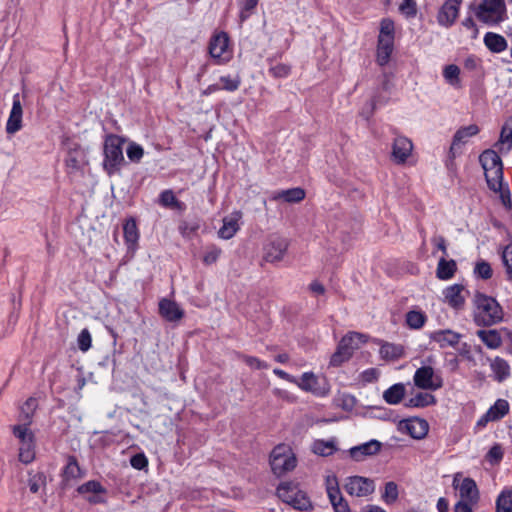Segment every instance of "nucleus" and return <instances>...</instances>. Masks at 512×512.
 <instances>
[{
	"label": "nucleus",
	"mask_w": 512,
	"mask_h": 512,
	"mask_svg": "<svg viewBox=\"0 0 512 512\" xmlns=\"http://www.w3.org/2000/svg\"><path fill=\"white\" fill-rule=\"evenodd\" d=\"M487 186L494 192H500L503 185V167H498L497 170L485 173Z\"/></svg>",
	"instance_id": "40"
},
{
	"label": "nucleus",
	"mask_w": 512,
	"mask_h": 512,
	"mask_svg": "<svg viewBox=\"0 0 512 512\" xmlns=\"http://www.w3.org/2000/svg\"><path fill=\"white\" fill-rule=\"evenodd\" d=\"M306 196L305 190L301 187L290 188L286 190H280L274 193L272 199L279 200L283 199L288 203H299Z\"/></svg>",
	"instance_id": "32"
},
{
	"label": "nucleus",
	"mask_w": 512,
	"mask_h": 512,
	"mask_svg": "<svg viewBox=\"0 0 512 512\" xmlns=\"http://www.w3.org/2000/svg\"><path fill=\"white\" fill-rule=\"evenodd\" d=\"M382 443L376 439H371L360 445L349 449V456L356 462L365 460L366 457L378 454L381 451Z\"/></svg>",
	"instance_id": "14"
},
{
	"label": "nucleus",
	"mask_w": 512,
	"mask_h": 512,
	"mask_svg": "<svg viewBox=\"0 0 512 512\" xmlns=\"http://www.w3.org/2000/svg\"><path fill=\"white\" fill-rule=\"evenodd\" d=\"M473 322L478 327H491L503 321L504 310L496 298L476 291L472 298Z\"/></svg>",
	"instance_id": "1"
},
{
	"label": "nucleus",
	"mask_w": 512,
	"mask_h": 512,
	"mask_svg": "<svg viewBox=\"0 0 512 512\" xmlns=\"http://www.w3.org/2000/svg\"><path fill=\"white\" fill-rule=\"evenodd\" d=\"M413 144L410 139L405 136H398L394 139L392 145V159L396 164H403L411 155Z\"/></svg>",
	"instance_id": "15"
},
{
	"label": "nucleus",
	"mask_w": 512,
	"mask_h": 512,
	"mask_svg": "<svg viewBox=\"0 0 512 512\" xmlns=\"http://www.w3.org/2000/svg\"><path fill=\"white\" fill-rule=\"evenodd\" d=\"M509 410L510 405L507 400L497 399L486 412L490 415L492 421H499L509 413Z\"/></svg>",
	"instance_id": "37"
},
{
	"label": "nucleus",
	"mask_w": 512,
	"mask_h": 512,
	"mask_svg": "<svg viewBox=\"0 0 512 512\" xmlns=\"http://www.w3.org/2000/svg\"><path fill=\"white\" fill-rule=\"evenodd\" d=\"M296 457L292 449L286 444L275 446L270 453V466L272 472L281 477L296 467Z\"/></svg>",
	"instance_id": "5"
},
{
	"label": "nucleus",
	"mask_w": 512,
	"mask_h": 512,
	"mask_svg": "<svg viewBox=\"0 0 512 512\" xmlns=\"http://www.w3.org/2000/svg\"><path fill=\"white\" fill-rule=\"evenodd\" d=\"M35 442L21 444L19 448V461L23 464H30L35 459Z\"/></svg>",
	"instance_id": "51"
},
{
	"label": "nucleus",
	"mask_w": 512,
	"mask_h": 512,
	"mask_svg": "<svg viewBox=\"0 0 512 512\" xmlns=\"http://www.w3.org/2000/svg\"><path fill=\"white\" fill-rule=\"evenodd\" d=\"M125 138L116 134H107L103 144L102 167L108 176L119 174L123 165L126 164L123 155V144Z\"/></svg>",
	"instance_id": "2"
},
{
	"label": "nucleus",
	"mask_w": 512,
	"mask_h": 512,
	"mask_svg": "<svg viewBox=\"0 0 512 512\" xmlns=\"http://www.w3.org/2000/svg\"><path fill=\"white\" fill-rule=\"evenodd\" d=\"M404 429L405 431L416 440L423 439L428 431L429 424L425 419L419 417H412L407 420H404Z\"/></svg>",
	"instance_id": "20"
},
{
	"label": "nucleus",
	"mask_w": 512,
	"mask_h": 512,
	"mask_svg": "<svg viewBox=\"0 0 512 512\" xmlns=\"http://www.w3.org/2000/svg\"><path fill=\"white\" fill-rule=\"evenodd\" d=\"M337 451L334 441L316 440L313 444V452L319 456H330Z\"/></svg>",
	"instance_id": "46"
},
{
	"label": "nucleus",
	"mask_w": 512,
	"mask_h": 512,
	"mask_svg": "<svg viewBox=\"0 0 512 512\" xmlns=\"http://www.w3.org/2000/svg\"><path fill=\"white\" fill-rule=\"evenodd\" d=\"M484 44L492 53H501L508 47L507 40L500 34L487 32L484 35Z\"/></svg>",
	"instance_id": "31"
},
{
	"label": "nucleus",
	"mask_w": 512,
	"mask_h": 512,
	"mask_svg": "<svg viewBox=\"0 0 512 512\" xmlns=\"http://www.w3.org/2000/svg\"><path fill=\"white\" fill-rule=\"evenodd\" d=\"M462 337V334L451 329L436 330L431 332L429 335L430 340L438 343L441 349L447 347H456Z\"/></svg>",
	"instance_id": "18"
},
{
	"label": "nucleus",
	"mask_w": 512,
	"mask_h": 512,
	"mask_svg": "<svg viewBox=\"0 0 512 512\" xmlns=\"http://www.w3.org/2000/svg\"><path fill=\"white\" fill-rule=\"evenodd\" d=\"M458 490L461 500L469 502L472 505L478 503L480 499V492L475 480L472 479L471 477L464 478Z\"/></svg>",
	"instance_id": "23"
},
{
	"label": "nucleus",
	"mask_w": 512,
	"mask_h": 512,
	"mask_svg": "<svg viewBox=\"0 0 512 512\" xmlns=\"http://www.w3.org/2000/svg\"><path fill=\"white\" fill-rule=\"evenodd\" d=\"M474 11L477 19L489 26L499 25L508 19L505 0H482Z\"/></svg>",
	"instance_id": "4"
},
{
	"label": "nucleus",
	"mask_w": 512,
	"mask_h": 512,
	"mask_svg": "<svg viewBox=\"0 0 512 512\" xmlns=\"http://www.w3.org/2000/svg\"><path fill=\"white\" fill-rule=\"evenodd\" d=\"M398 486L395 482L389 481L385 484V490L382 495L383 500L387 504L394 503L398 499Z\"/></svg>",
	"instance_id": "61"
},
{
	"label": "nucleus",
	"mask_w": 512,
	"mask_h": 512,
	"mask_svg": "<svg viewBox=\"0 0 512 512\" xmlns=\"http://www.w3.org/2000/svg\"><path fill=\"white\" fill-rule=\"evenodd\" d=\"M37 407V399L34 397H29L20 408L19 421L25 425H31Z\"/></svg>",
	"instance_id": "36"
},
{
	"label": "nucleus",
	"mask_w": 512,
	"mask_h": 512,
	"mask_svg": "<svg viewBox=\"0 0 512 512\" xmlns=\"http://www.w3.org/2000/svg\"><path fill=\"white\" fill-rule=\"evenodd\" d=\"M414 397L415 402L417 403V408H425L437 403L436 397L427 392H418Z\"/></svg>",
	"instance_id": "62"
},
{
	"label": "nucleus",
	"mask_w": 512,
	"mask_h": 512,
	"mask_svg": "<svg viewBox=\"0 0 512 512\" xmlns=\"http://www.w3.org/2000/svg\"><path fill=\"white\" fill-rule=\"evenodd\" d=\"M158 310L160 316L168 322H177L185 315L184 310L174 300L167 298L159 301Z\"/></svg>",
	"instance_id": "17"
},
{
	"label": "nucleus",
	"mask_w": 512,
	"mask_h": 512,
	"mask_svg": "<svg viewBox=\"0 0 512 512\" xmlns=\"http://www.w3.org/2000/svg\"><path fill=\"white\" fill-rule=\"evenodd\" d=\"M507 145L505 153L512 149V116H510L503 124L500 132V137L495 146Z\"/></svg>",
	"instance_id": "41"
},
{
	"label": "nucleus",
	"mask_w": 512,
	"mask_h": 512,
	"mask_svg": "<svg viewBox=\"0 0 512 512\" xmlns=\"http://www.w3.org/2000/svg\"><path fill=\"white\" fill-rule=\"evenodd\" d=\"M219 81L222 85H220L221 90H225L228 92H235L239 89L241 85V78L239 75L231 76V75H223L220 76Z\"/></svg>",
	"instance_id": "48"
},
{
	"label": "nucleus",
	"mask_w": 512,
	"mask_h": 512,
	"mask_svg": "<svg viewBox=\"0 0 512 512\" xmlns=\"http://www.w3.org/2000/svg\"><path fill=\"white\" fill-rule=\"evenodd\" d=\"M76 492L92 505L106 503L107 489L98 480H89L79 485Z\"/></svg>",
	"instance_id": "9"
},
{
	"label": "nucleus",
	"mask_w": 512,
	"mask_h": 512,
	"mask_svg": "<svg viewBox=\"0 0 512 512\" xmlns=\"http://www.w3.org/2000/svg\"><path fill=\"white\" fill-rule=\"evenodd\" d=\"M356 403L355 396L349 393H343L336 399L337 407L347 412H351L355 408Z\"/></svg>",
	"instance_id": "55"
},
{
	"label": "nucleus",
	"mask_w": 512,
	"mask_h": 512,
	"mask_svg": "<svg viewBox=\"0 0 512 512\" xmlns=\"http://www.w3.org/2000/svg\"><path fill=\"white\" fill-rule=\"evenodd\" d=\"M414 385L422 390L436 391L443 387V378L432 366H421L413 376Z\"/></svg>",
	"instance_id": "7"
},
{
	"label": "nucleus",
	"mask_w": 512,
	"mask_h": 512,
	"mask_svg": "<svg viewBox=\"0 0 512 512\" xmlns=\"http://www.w3.org/2000/svg\"><path fill=\"white\" fill-rule=\"evenodd\" d=\"M292 67L289 64L278 63L271 65L268 69V74L275 79H285L290 76Z\"/></svg>",
	"instance_id": "49"
},
{
	"label": "nucleus",
	"mask_w": 512,
	"mask_h": 512,
	"mask_svg": "<svg viewBox=\"0 0 512 512\" xmlns=\"http://www.w3.org/2000/svg\"><path fill=\"white\" fill-rule=\"evenodd\" d=\"M379 353L382 359L394 361L400 359L404 355V348L399 344L382 341Z\"/></svg>",
	"instance_id": "34"
},
{
	"label": "nucleus",
	"mask_w": 512,
	"mask_h": 512,
	"mask_svg": "<svg viewBox=\"0 0 512 512\" xmlns=\"http://www.w3.org/2000/svg\"><path fill=\"white\" fill-rule=\"evenodd\" d=\"M496 510L512 512V489L505 487L496 499Z\"/></svg>",
	"instance_id": "44"
},
{
	"label": "nucleus",
	"mask_w": 512,
	"mask_h": 512,
	"mask_svg": "<svg viewBox=\"0 0 512 512\" xmlns=\"http://www.w3.org/2000/svg\"><path fill=\"white\" fill-rule=\"evenodd\" d=\"M242 213L241 211H235L231 214L230 217L223 218V224L218 230V236L221 239L229 240L238 232L240 226L238 221L241 219Z\"/></svg>",
	"instance_id": "22"
},
{
	"label": "nucleus",
	"mask_w": 512,
	"mask_h": 512,
	"mask_svg": "<svg viewBox=\"0 0 512 512\" xmlns=\"http://www.w3.org/2000/svg\"><path fill=\"white\" fill-rule=\"evenodd\" d=\"M395 37V26L393 20L390 18H384L380 23V33L378 38L394 39Z\"/></svg>",
	"instance_id": "59"
},
{
	"label": "nucleus",
	"mask_w": 512,
	"mask_h": 512,
	"mask_svg": "<svg viewBox=\"0 0 512 512\" xmlns=\"http://www.w3.org/2000/svg\"><path fill=\"white\" fill-rule=\"evenodd\" d=\"M28 487L31 493L35 494L39 491L41 486L46 485V475L44 472H38L34 475L29 473Z\"/></svg>",
	"instance_id": "58"
},
{
	"label": "nucleus",
	"mask_w": 512,
	"mask_h": 512,
	"mask_svg": "<svg viewBox=\"0 0 512 512\" xmlns=\"http://www.w3.org/2000/svg\"><path fill=\"white\" fill-rule=\"evenodd\" d=\"M503 456L504 451L502 445L500 443H494L487 452L485 458L490 464L497 465L502 461Z\"/></svg>",
	"instance_id": "56"
},
{
	"label": "nucleus",
	"mask_w": 512,
	"mask_h": 512,
	"mask_svg": "<svg viewBox=\"0 0 512 512\" xmlns=\"http://www.w3.org/2000/svg\"><path fill=\"white\" fill-rule=\"evenodd\" d=\"M160 206L169 209H175L178 211H185L186 204L176 198L174 192L171 189L163 190L158 198Z\"/></svg>",
	"instance_id": "29"
},
{
	"label": "nucleus",
	"mask_w": 512,
	"mask_h": 512,
	"mask_svg": "<svg viewBox=\"0 0 512 512\" xmlns=\"http://www.w3.org/2000/svg\"><path fill=\"white\" fill-rule=\"evenodd\" d=\"M259 0H237L239 6V21L244 23L254 13Z\"/></svg>",
	"instance_id": "42"
},
{
	"label": "nucleus",
	"mask_w": 512,
	"mask_h": 512,
	"mask_svg": "<svg viewBox=\"0 0 512 512\" xmlns=\"http://www.w3.org/2000/svg\"><path fill=\"white\" fill-rule=\"evenodd\" d=\"M23 109L19 94L13 96L12 108L6 123L7 134H15L22 128Z\"/></svg>",
	"instance_id": "16"
},
{
	"label": "nucleus",
	"mask_w": 512,
	"mask_h": 512,
	"mask_svg": "<svg viewBox=\"0 0 512 512\" xmlns=\"http://www.w3.org/2000/svg\"><path fill=\"white\" fill-rule=\"evenodd\" d=\"M346 492L351 496L364 497L372 494L375 490L374 481L362 477V476H351L347 479L344 486Z\"/></svg>",
	"instance_id": "11"
},
{
	"label": "nucleus",
	"mask_w": 512,
	"mask_h": 512,
	"mask_svg": "<svg viewBox=\"0 0 512 512\" xmlns=\"http://www.w3.org/2000/svg\"><path fill=\"white\" fill-rule=\"evenodd\" d=\"M29 426L30 425L21 423L19 425L13 426L12 428L13 435L20 440L21 444L35 442V436L29 429Z\"/></svg>",
	"instance_id": "45"
},
{
	"label": "nucleus",
	"mask_w": 512,
	"mask_h": 512,
	"mask_svg": "<svg viewBox=\"0 0 512 512\" xmlns=\"http://www.w3.org/2000/svg\"><path fill=\"white\" fill-rule=\"evenodd\" d=\"M399 11L407 18H413L417 14L416 0H403L399 6Z\"/></svg>",
	"instance_id": "63"
},
{
	"label": "nucleus",
	"mask_w": 512,
	"mask_h": 512,
	"mask_svg": "<svg viewBox=\"0 0 512 512\" xmlns=\"http://www.w3.org/2000/svg\"><path fill=\"white\" fill-rule=\"evenodd\" d=\"M463 0H446L438 10L437 23L444 28L452 27L460 12Z\"/></svg>",
	"instance_id": "10"
},
{
	"label": "nucleus",
	"mask_w": 512,
	"mask_h": 512,
	"mask_svg": "<svg viewBox=\"0 0 512 512\" xmlns=\"http://www.w3.org/2000/svg\"><path fill=\"white\" fill-rule=\"evenodd\" d=\"M490 368L494 374V379L498 382H503L510 377L511 371L509 363L499 356L491 360Z\"/></svg>",
	"instance_id": "28"
},
{
	"label": "nucleus",
	"mask_w": 512,
	"mask_h": 512,
	"mask_svg": "<svg viewBox=\"0 0 512 512\" xmlns=\"http://www.w3.org/2000/svg\"><path fill=\"white\" fill-rule=\"evenodd\" d=\"M126 154L131 162L139 163L144 156V149L140 144L130 142L126 149Z\"/></svg>",
	"instance_id": "57"
},
{
	"label": "nucleus",
	"mask_w": 512,
	"mask_h": 512,
	"mask_svg": "<svg viewBox=\"0 0 512 512\" xmlns=\"http://www.w3.org/2000/svg\"><path fill=\"white\" fill-rule=\"evenodd\" d=\"M426 320V314L420 310H410L407 312L405 319L407 326L415 330L422 328Z\"/></svg>",
	"instance_id": "43"
},
{
	"label": "nucleus",
	"mask_w": 512,
	"mask_h": 512,
	"mask_svg": "<svg viewBox=\"0 0 512 512\" xmlns=\"http://www.w3.org/2000/svg\"><path fill=\"white\" fill-rule=\"evenodd\" d=\"M501 258L506 269L507 279L512 282V241L503 248Z\"/></svg>",
	"instance_id": "54"
},
{
	"label": "nucleus",
	"mask_w": 512,
	"mask_h": 512,
	"mask_svg": "<svg viewBox=\"0 0 512 512\" xmlns=\"http://www.w3.org/2000/svg\"><path fill=\"white\" fill-rule=\"evenodd\" d=\"M479 339L489 348L497 349L502 344V337L499 331L495 329H480L476 332Z\"/></svg>",
	"instance_id": "33"
},
{
	"label": "nucleus",
	"mask_w": 512,
	"mask_h": 512,
	"mask_svg": "<svg viewBox=\"0 0 512 512\" xmlns=\"http://www.w3.org/2000/svg\"><path fill=\"white\" fill-rule=\"evenodd\" d=\"M326 492H327L329 501H330L332 507L334 508V505H338L339 497L342 496L340 488H339V484H338V479L335 475L328 476L326 478Z\"/></svg>",
	"instance_id": "38"
},
{
	"label": "nucleus",
	"mask_w": 512,
	"mask_h": 512,
	"mask_svg": "<svg viewBox=\"0 0 512 512\" xmlns=\"http://www.w3.org/2000/svg\"><path fill=\"white\" fill-rule=\"evenodd\" d=\"M87 163L86 153L81 145L75 143L73 147L69 148L65 158V165L72 171H79Z\"/></svg>",
	"instance_id": "21"
},
{
	"label": "nucleus",
	"mask_w": 512,
	"mask_h": 512,
	"mask_svg": "<svg viewBox=\"0 0 512 512\" xmlns=\"http://www.w3.org/2000/svg\"><path fill=\"white\" fill-rule=\"evenodd\" d=\"M298 386L303 391L311 392L318 397H324L330 391L327 383L320 385L318 377L313 372L303 373Z\"/></svg>",
	"instance_id": "13"
},
{
	"label": "nucleus",
	"mask_w": 512,
	"mask_h": 512,
	"mask_svg": "<svg viewBox=\"0 0 512 512\" xmlns=\"http://www.w3.org/2000/svg\"><path fill=\"white\" fill-rule=\"evenodd\" d=\"M78 349L82 352H87L92 346V336L87 328L80 331L77 337Z\"/></svg>",
	"instance_id": "60"
},
{
	"label": "nucleus",
	"mask_w": 512,
	"mask_h": 512,
	"mask_svg": "<svg viewBox=\"0 0 512 512\" xmlns=\"http://www.w3.org/2000/svg\"><path fill=\"white\" fill-rule=\"evenodd\" d=\"M405 386L403 383H395L383 393V399L390 405L399 404L405 396Z\"/></svg>",
	"instance_id": "35"
},
{
	"label": "nucleus",
	"mask_w": 512,
	"mask_h": 512,
	"mask_svg": "<svg viewBox=\"0 0 512 512\" xmlns=\"http://www.w3.org/2000/svg\"><path fill=\"white\" fill-rule=\"evenodd\" d=\"M242 359L246 365H248L249 367H251L253 369L263 370V369H267L269 367V365L265 361L255 357V356L243 355Z\"/></svg>",
	"instance_id": "64"
},
{
	"label": "nucleus",
	"mask_w": 512,
	"mask_h": 512,
	"mask_svg": "<svg viewBox=\"0 0 512 512\" xmlns=\"http://www.w3.org/2000/svg\"><path fill=\"white\" fill-rule=\"evenodd\" d=\"M394 50V39L378 38L376 49V62L379 66H386Z\"/></svg>",
	"instance_id": "25"
},
{
	"label": "nucleus",
	"mask_w": 512,
	"mask_h": 512,
	"mask_svg": "<svg viewBox=\"0 0 512 512\" xmlns=\"http://www.w3.org/2000/svg\"><path fill=\"white\" fill-rule=\"evenodd\" d=\"M123 235L128 250H135L139 240V230L135 218L130 217L123 224Z\"/></svg>",
	"instance_id": "26"
},
{
	"label": "nucleus",
	"mask_w": 512,
	"mask_h": 512,
	"mask_svg": "<svg viewBox=\"0 0 512 512\" xmlns=\"http://www.w3.org/2000/svg\"><path fill=\"white\" fill-rule=\"evenodd\" d=\"M460 68L455 64L446 65L443 69V77L448 84L458 87L460 84Z\"/></svg>",
	"instance_id": "47"
},
{
	"label": "nucleus",
	"mask_w": 512,
	"mask_h": 512,
	"mask_svg": "<svg viewBox=\"0 0 512 512\" xmlns=\"http://www.w3.org/2000/svg\"><path fill=\"white\" fill-rule=\"evenodd\" d=\"M289 244V240L285 237L276 235L270 236L263 247V259L269 263L282 261Z\"/></svg>",
	"instance_id": "8"
},
{
	"label": "nucleus",
	"mask_w": 512,
	"mask_h": 512,
	"mask_svg": "<svg viewBox=\"0 0 512 512\" xmlns=\"http://www.w3.org/2000/svg\"><path fill=\"white\" fill-rule=\"evenodd\" d=\"M387 104V101L385 102H380V100L377 98V97H372L370 100H368L362 107L361 111H360V115L365 119V120H369L375 110L377 109L378 106H383V105H386Z\"/></svg>",
	"instance_id": "50"
},
{
	"label": "nucleus",
	"mask_w": 512,
	"mask_h": 512,
	"mask_svg": "<svg viewBox=\"0 0 512 512\" xmlns=\"http://www.w3.org/2000/svg\"><path fill=\"white\" fill-rule=\"evenodd\" d=\"M480 129L476 124L460 127L453 135L454 144H465L467 139L479 133Z\"/></svg>",
	"instance_id": "39"
},
{
	"label": "nucleus",
	"mask_w": 512,
	"mask_h": 512,
	"mask_svg": "<svg viewBox=\"0 0 512 512\" xmlns=\"http://www.w3.org/2000/svg\"><path fill=\"white\" fill-rule=\"evenodd\" d=\"M85 475L84 470L80 467L78 459L75 455H68L66 457V464L61 470V485L63 488L70 486V482L83 478Z\"/></svg>",
	"instance_id": "12"
},
{
	"label": "nucleus",
	"mask_w": 512,
	"mask_h": 512,
	"mask_svg": "<svg viewBox=\"0 0 512 512\" xmlns=\"http://www.w3.org/2000/svg\"><path fill=\"white\" fill-rule=\"evenodd\" d=\"M457 271V263L455 260H446L445 257H441L438 261L436 269V277L439 280H450L454 277Z\"/></svg>",
	"instance_id": "30"
},
{
	"label": "nucleus",
	"mask_w": 512,
	"mask_h": 512,
	"mask_svg": "<svg viewBox=\"0 0 512 512\" xmlns=\"http://www.w3.org/2000/svg\"><path fill=\"white\" fill-rule=\"evenodd\" d=\"M222 254V249L215 244H210L206 247L202 261L205 265H211L218 261Z\"/></svg>",
	"instance_id": "53"
},
{
	"label": "nucleus",
	"mask_w": 512,
	"mask_h": 512,
	"mask_svg": "<svg viewBox=\"0 0 512 512\" xmlns=\"http://www.w3.org/2000/svg\"><path fill=\"white\" fill-rule=\"evenodd\" d=\"M208 52L215 64L228 63L233 57L228 34L224 31L213 34L208 44Z\"/></svg>",
	"instance_id": "6"
},
{
	"label": "nucleus",
	"mask_w": 512,
	"mask_h": 512,
	"mask_svg": "<svg viewBox=\"0 0 512 512\" xmlns=\"http://www.w3.org/2000/svg\"><path fill=\"white\" fill-rule=\"evenodd\" d=\"M296 487L291 482H282L276 489L277 496L285 503L292 505L294 508L303 510L304 504L297 500L294 495Z\"/></svg>",
	"instance_id": "24"
},
{
	"label": "nucleus",
	"mask_w": 512,
	"mask_h": 512,
	"mask_svg": "<svg viewBox=\"0 0 512 512\" xmlns=\"http://www.w3.org/2000/svg\"><path fill=\"white\" fill-rule=\"evenodd\" d=\"M368 341V335L360 332L351 331L345 334L339 341L336 351L330 357V366L339 367L344 362L350 360L360 344Z\"/></svg>",
	"instance_id": "3"
},
{
	"label": "nucleus",
	"mask_w": 512,
	"mask_h": 512,
	"mask_svg": "<svg viewBox=\"0 0 512 512\" xmlns=\"http://www.w3.org/2000/svg\"><path fill=\"white\" fill-rule=\"evenodd\" d=\"M479 162L484 170V173L497 170L498 167H503L500 156L492 149L484 150L479 155Z\"/></svg>",
	"instance_id": "27"
},
{
	"label": "nucleus",
	"mask_w": 512,
	"mask_h": 512,
	"mask_svg": "<svg viewBox=\"0 0 512 512\" xmlns=\"http://www.w3.org/2000/svg\"><path fill=\"white\" fill-rule=\"evenodd\" d=\"M463 290L462 284L455 283L447 286L442 292L445 302L456 311L462 310L465 305V298L461 295Z\"/></svg>",
	"instance_id": "19"
},
{
	"label": "nucleus",
	"mask_w": 512,
	"mask_h": 512,
	"mask_svg": "<svg viewBox=\"0 0 512 512\" xmlns=\"http://www.w3.org/2000/svg\"><path fill=\"white\" fill-rule=\"evenodd\" d=\"M473 272L477 278H480L483 280H488L493 275V270L491 268V265L485 260L477 261Z\"/></svg>",
	"instance_id": "52"
}]
</instances>
